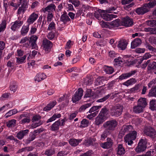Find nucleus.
Listing matches in <instances>:
<instances>
[{
    "mask_svg": "<svg viewBox=\"0 0 156 156\" xmlns=\"http://www.w3.org/2000/svg\"><path fill=\"white\" fill-rule=\"evenodd\" d=\"M48 24V27L47 29L48 31H53L55 30L56 24L54 22H51Z\"/></svg>",
    "mask_w": 156,
    "mask_h": 156,
    "instance_id": "72a5a7b5",
    "label": "nucleus"
},
{
    "mask_svg": "<svg viewBox=\"0 0 156 156\" xmlns=\"http://www.w3.org/2000/svg\"><path fill=\"white\" fill-rule=\"evenodd\" d=\"M93 93L92 92L91 90L90 89H87L85 94L84 96V98H88L91 97L93 96Z\"/></svg>",
    "mask_w": 156,
    "mask_h": 156,
    "instance_id": "5fc2aeb1",
    "label": "nucleus"
},
{
    "mask_svg": "<svg viewBox=\"0 0 156 156\" xmlns=\"http://www.w3.org/2000/svg\"><path fill=\"white\" fill-rule=\"evenodd\" d=\"M144 134L152 138H156V131L151 127H145L144 131Z\"/></svg>",
    "mask_w": 156,
    "mask_h": 156,
    "instance_id": "39448f33",
    "label": "nucleus"
},
{
    "mask_svg": "<svg viewBox=\"0 0 156 156\" xmlns=\"http://www.w3.org/2000/svg\"><path fill=\"white\" fill-rule=\"evenodd\" d=\"M111 96V94H108L103 98L98 100L96 102H102L107 100Z\"/></svg>",
    "mask_w": 156,
    "mask_h": 156,
    "instance_id": "6e6d98bb",
    "label": "nucleus"
},
{
    "mask_svg": "<svg viewBox=\"0 0 156 156\" xmlns=\"http://www.w3.org/2000/svg\"><path fill=\"white\" fill-rule=\"evenodd\" d=\"M136 72V70H134L129 73L123 74L119 76V79L120 80H122L127 79L134 75Z\"/></svg>",
    "mask_w": 156,
    "mask_h": 156,
    "instance_id": "4468645a",
    "label": "nucleus"
},
{
    "mask_svg": "<svg viewBox=\"0 0 156 156\" xmlns=\"http://www.w3.org/2000/svg\"><path fill=\"white\" fill-rule=\"evenodd\" d=\"M126 151L123 145L122 144H119L116 148V153L118 155H123Z\"/></svg>",
    "mask_w": 156,
    "mask_h": 156,
    "instance_id": "f3484780",
    "label": "nucleus"
},
{
    "mask_svg": "<svg viewBox=\"0 0 156 156\" xmlns=\"http://www.w3.org/2000/svg\"><path fill=\"white\" fill-rule=\"evenodd\" d=\"M114 60L115 62L114 64L116 65L121 64L122 62L120 58H115Z\"/></svg>",
    "mask_w": 156,
    "mask_h": 156,
    "instance_id": "0e129e2a",
    "label": "nucleus"
},
{
    "mask_svg": "<svg viewBox=\"0 0 156 156\" xmlns=\"http://www.w3.org/2000/svg\"><path fill=\"white\" fill-rule=\"evenodd\" d=\"M56 6L54 3H51L48 5L45 8H43L41 9V11L44 13L48 12V13H53L55 10Z\"/></svg>",
    "mask_w": 156,
    "mask_h": 156,
    "instance_id": "1a4fd4ad",
    "label": "nucleus"
},
{
    "mask_svg": "<svg viewBox=\"0 0 156 156\" xmlns=\"http://www.w3.org/2000/svg\"><path fill=\"white\" fill-rule=\"evenodd\" d=\"M103 13H105V10L98 9L94 12V16L98 20L102 18Z\"/></svg>",
    "mask_w": 156,
    "mask_h": 156,
    "instance_id": "a878e982",
    "label": "nucleus"
},
{
    "mask_svg": "<svg viewBox=\"0 0 156 156\" xmlns=\"http://www.w3.org/2000/svg\"><path fill=\"white\" fill-rule=\"evenodd\" d=\"M110 24L114 27H117L121 25L119 19H116L111 22Z\"/></svg>",
    "mask_w": 156,
    "mask_h": 156,
    "instance_id": "f704fd0d",
    "label": "nucleus"
},
{
    "mask_svg": "<svg viewBox=\"0 0 156 156\" xmlns=\"http://www.w3.org/2000/svg\"><path fill=\"white\" fill-rule=\"evenodd\" d=\"M55 36V32L51 31L47 34V37L48 39L51 40L53 39Z\"/></svg>",
    "mask_w": 156,
    "mask_h": 156,
    "instance_id": "c03bdc74",
    "label": "nucleus"
},
{
    "mask_svg": "<svg viewBox=\"0 0 156 156\" xmlns=\"http://www.w3.org/2000/svg\"><path fill=\"white\" fill-rule=\"evenodd\" d=\"M108 133V132L107 130H105L104 131L101 135V140H104L107 137Z\"/></svg>",
    "mask_w": 156,
    "mask_h": 156,
    "instance_id": "13d9d810",
    "label": "nucleus"
},
{
    "mask_svg": "<svg viewBox=\"0 0 156 156\" xmlns=\"http://www.w3.org/2000/svg\"><path fill=\"white\" fill-rule=\"evenodd\" d=\"M23 21L18 20L11 23V29L12 30L15 31L17 29H19L23 24Z\"/></svg>",
    "mask_w": 156,
    "mask_h": 156,
    "instance_id": "9d476101",
    "label": "nucleus"
},
{
    "mask_svg": "<svg viewBox=\"0 0 156 156\" xmlns=\"http://www.w3.org/2000/svg\"><path fill=\"white\" fill-rule=\"evenodd\" d=\"M144 108L142 106L138 105L135 106L133 107V111L134 112L136 113H139L142 112L144 110Z\"/></svg>",
    "mask_w": 156,
    "mask_h": 156,
    "instance_id": "473e14b6",
    "label": "nucleus"
},
{
    "mask_svg": "<svg viewBox=\"0 0 156 156\" xmlns=\"http://www.w3.org/2000/svg\"><path fill=\"white\" fill-rule=\"evenodd\" d=\"M30 120L28 117H25L20 122L21 124H24L26 123H29L30 122Z\"/></svg>",
    "mask_w": 156,
    "mask_h": 156,
    "instance_id": "680f3d73",
    "label": "nucleus"
},
{
    "mask_svg": "<svg viewBox=\"0 0 156 156\" xmlns=\"http://www.w3.org/2000/svg\"><path fill=\"white\" fill-rule=\"evenodd\" d=\"M83 90L81 88H79L73 97L72 100L73 103L76 102L81 99L83 95Z\"/></svg>",
    "mask_w": 156,
    "mask_h": 156,
    "instance_id": "0eeeda50",
    "label": "nucleus"
},
{
    "mask_svg": "<svg viewBox=\"0 0 156 156\" xmlns=\"http://www.w3.org/2000/svg\"><path fill=\"white\" fill-rule=\"evenodd\" d=\"M148 70L156 69V62H152L148 64L147 66Z\"/></svg>",
    "mask_w": 156,
    "mask_h": 156,
    "instance_id": "79ce46f5",
    "label": "nucleus"
},
{
    "mask_svg": "<svg viewBox=\"0 0 156 156\" xmlns=\"http://www.w3.org/2000/svg\"><path fill=\"white\" fill-rule=\"evenodd\" d=\"M142 41L139 38H136L131 43V48L134 49L141 44Z\"/></svg>",
    "mask_w": 156,
    "mask_h": 156,
    "instance_id": "412c9836",
    "label": "nucleus"
},
{
    "mask_svg": "<svg viewBox=\"0 0 156 156\" xmlns=\"http://www.w3.org/2000/svg\"><path fill=\"white\" fill-rule=\"evenodd\" d=\"M27 8L28 4L27 2L26 1H23L22 2L21 6L18 9L17 14L20 15L22 13L23 14L27 10Z\"/></svg>",
    "mask_w": 156,
    "mask_h": 156,
    "instance_id": "ddd939ff",
    "label": "nucleus"
},
{
    "mask_svg": "<svg viewBox=\"0 0 156 156\" xmlns=\"http://www.w3.org/2000/svg\"><path fill=\"white\" fill-rule=\"evenodd\" d=\"M103 70L107 74H111L114 71V69L111 67L105 66L103 67Z\"/></svg>",
    "mask_w": 156,
    "mask_h": 156,
    "instance_id": "2f4dec72",
    "label": "nucleus"
},
{
    "mask_svg": "<svg viewBox=\"0 0 156 156\" xmlns=\"http://www.w3.org/2000/svg\"><path fill=\"white\" fill-rule=\"evenodd\" d=\"M121 23L122 26L130 27L133 25V22L132 19L127 16L122 19Z\"/></svg>",
    "mask_w": 156,
    "mask_h": 156,
    "instance_id": "423d86ee",
    "label": "nucleus"
},
{
    "mask_svg": "<svg viewBox=\"0 0 156 156\" xmlns=\"http://www.w3.org/2000/svg\"><path fill=\"white\" fill-rule=\"evenodd\" d=\"M29 130L25 129L22 130L19 132L17 134L16 136L17 138L20 140L22 139L24 136L26 135L28 133Z\"/></svg>",
    "mask_w": 156,
    "mask_h": 156,
    "instance_id": "5701e85b",
    "label": "nucleus"
},
{
    "mask_svg": "<svg viewBox=\"0 0 156 156\" xmlns=\"http://www.w3.org/2000/svg\"><path fill=\"white\" fill-rule=\"evenodd\" d=\"M135 52L137 53H144L145 51V49L144 48H138L135 50Z\"/></svg>",
    "mask_w": 156,
    "mask_h": 156,
    "instance_id": "e2e57ef3",
    "label": "nucleus"
},
{
    "mask_svg": "<svg viewBox=\"0 0 156 156\" xmlns=\"http://www.w3.org/2000/svg\"><path fill=\"white\" fill-rule=\"evenodd\" d=\"M69 2L73 4L75 7H78L80 4L79 0H69Z\"/></svg>",
    "mask_w": 156,
    "mask_h": 156,
    "instance_id": "bf43d9fd",
    "label": "nucleus"
},
{
    "mask_svg": "<svg viewBox=\"0 0 156 156\" xmlns=\"http://www.w3.org/2000/svg\"><path fill=\"white\" fill-rule=\"evenodd\" d=\"M52 42L47 39L46 38L44 39L43 41V45L44 49L46 50H48L52 46Z\"/></svg>",
    "mask_w": 156,
    "mask_h": 156,
    "instance_id": "dca6fc26",
    "label": "nucleus"
},
{
    "mask_svg": "<svg viewBox=\"0 0 156 156\" xmlns=\"http://www.w3.org/2000/svg\"><path fill=\"white\" fill-rule=\"evenodd\" d=\"M82 141V140L81 139H72L69 140V143L72 146L75 147L77 146Z\"/></svg>",
    "mask_w": 156,
    "mask_h": 156,
    "instance_id": "393cba45",
    "label": "nucleus"
},
{
    "mask_svg": "<svg viewBox=\"0 0 156 156\" xmlns=\"http://www.w3.org/2000/svg\"><path fill=\"white\" fill-rule=\"evenodd\" d=\"M132 129V126L130 125H124L122 128L120 133L124 135L126 133L131 131Z\"/></svg>",
    "mask_w": 156,
    "mask_h": 156,
    "instance_id": "a211bd4d",
    "label": "nucleus"
},
{
    "mask_svg": "<svg viewBox=\"0 0 156 156\" xmlns=\"http://www.w3.org/2000/svg\"><path fill=\"white\" fill-rule=\"evenodd\" d=\"M93 80L91 77H87L84 80V83L86 85H90L92 83Z\"/></svg>",
    "mask_w": 156,
    "mask_h": 156,
    "instance_id": "09e8293b",
    "label": "nucleus"
},
{
    "mask_svg": "<svg viewBox=\"0 0 156 156\" xmlns=\"http://www.w3.org/2000/svg\"><path fill=\"white\" fill-rule=\"evenodd\" d=\"M101 106H93L89 111V113H92V112H94L97 110L101 108Z\"/></svg>",
    "mask_w": 156,
    "mask_h": 156,
    "instance_id": "052dcab7",
    "label": "nucleus"
},
{
    "mask_svg": "<svg viewBox=\"0 0 156 156\" xmlns=\"http://www.w3.org/2000/svg\"><path fill=\"white\" fill-rule=\"evenodd\" d=\"M6 27V22L5 20L2 21L1 23L0 24V33L4 31Z\"/></svg>",
    "mask_w": 156,
    "mask_h": 156,
    "instance_id": "603ef678",
    "label": "nucleus"
},
{
    "mask_svg": "<svg viewBox=\"0 0 156 156\" xmlns=\"http://www.w3.org/2000/svg\"><path fill=\"white\" fill-rule=\"evenodd\" d=\"M61 116V115L60 114H55L53 116L48 120L47 121V123L51 122L55 120L56 118H59Z\"/></svg>",
    "mask_w": 156,
    "mask_h": 156,
    "instance_id": "c9c22d12",
    "label": "nucleus"
},
{
    "mask_svg": "<svg viewBox=\"0 0 156 156\" xmlns=\"http://www.w3.org/2000/svg\"><path fill=\"white\" fill-rule=\"evenodd\" d=\"M38 16V14L33 12L28 17L27 20L26 22L29 24V25L32 24L36 20Z\"/></svg>",
    "mask_w": 156,
    "mask_h": 156,
    "instance_id": "9b49d317",
    "label": "nucleus"
},
{
    "mask_svg": "<svg viewBox=\"0 0 156 156\" xmlns=\"http://www.w3.org/2000/svg\"><path fill=\"white\" fill-rule=\"evenodd\" d=\"M149 10L151 8H152L156 5V1L154 0L152 2H150L147 3H145Z\"/></svg>",
    "mask_w": 156,
    "mask_h": 156,
    "instance_id": "ea45409f",
    "label": "nucleus"
},
{
    "mask_svg": "<svg viewBox=\"0 0 156 156\" xmlns=\"http://www.w3.org/2000/svg\"><path fill=\"white\" fill-rule=\"evenodd\" d=\"M141 85L140 84H137L135 86L130 89V91L131 92H138L140 91Z\"/></svg>",
    "mask_w": 156,
    "mask_h": 156,
    "instance_id": "cd10ccee",
    "label": "nucleus"
},
{
    "mask_svg": "<svg viewBox=\"0 0 156 156\" xmlns=\"http://www.w3.org/2000/svg\"><path fill=\"white\" fill-rule=\"evenodd\" d=\"M45 75L43 73H39L37 74L35 77V81L39 82L46 78Z\"/></svg>",
    "mask_w": 156,
    "mask_h": 156,
    "instance_id": "b1692460",
    "label": "nucleus"
},
{
    "mask_svg": "<svg viewBox=\"0 0 156 156\" xmlns=\"http://www.w3.org/2000/svg\"><path fill=\"white\" fill-rule=\"evenodd\" d=\"M89 121L86 119H83L81 122V125L80 126L81 128H84L88 126L89 124Z\"/></svg>",
    "mask_w": 156,
    "mask_h": 156,
    "instance_id": "8fccbe9b",
    "label": "nucleus"
},
{
    "mask_svg": "<svg viewBox=\"0 0 156 156\" xmlns=\"http://www.w3.org/2000/svg\"><path fill=\"white\" fill-rule=\"evenodd\" d=\"M156 101L154 100H152L150 102V108L152 111H156Z\"/></svg>",
    "mask_w": 156,
    "mask_h": 156,
    "instance_id": "4c0bfd02",
    "label": "nucleus"
},
{
    "mask_svg": "<svg viewBox=\"0 0 156 156\" xmlns=\"http://www.w3.org/2000/svg\"><path fill=\"white\" fill-rule=\"evenodd\" d=\"M27 57L26 55H24L22 57L19 58L17 57L16 62L18 64H22L24 62V61L25 60Z\"/></svg>",
    "mask_w": 156,
    "mask_h": 156,
    "instance_id": "a18cd8bd",
    "label": "nucleus"
},
{
    "mask_svg": "<svg viewBox=\"0 0 156 156\" xmlns=\"http://www.w3.org/2000/svg\"><path fill=\"white\" fill-rule=\"evenodd\" d=\"M105 78L104 77H100L98 78L95 82V84L97 85H102L103 82L105 80Z\"/></svg>",
    "mask_w": 156,
    "mask_h": 156,
    "instance_id": "e433bc0d",
    "label": "nucleus"
},
{
    "mask_svg": "<svg viewBox=\"0 0 156 156\" xmlns=\"http://www.w3.org/2000/svg\"><path fill=\"white\" fill-rule=\"evenodd\" d=\"M10 94L9 93H5L3 94L1 97L0 99L3 100L4 99L8 98L10 95Z\"/></svg>",
    "mask_w": 156,
    "mask_h": 156,
    "instance_id": "338daca9",
    "label": "nucleus"
},
{
    "mask_svg": "<svg viewBox=\"0 0 156 156\" xmlns=\"http://www.w3.org/2000/svg\"><path fill=\"white\" fill-rule=\"evenodd\" d=\"M96 140L95 138H90L85 140L84 142V144L87 146L93 145L94 143Z\"/></svg>",
    "mask_w": 156,
    "mask_h": 156,
    "instance_id": "c85d7f7f",
    "label": "nucleus"
},
{
    "mask_svg": "<svg viewBox=\"0 0 156 156\" xmlns=\"http://www.w3.org/2000/svg\"><path fill=\"white\" fill-rule=\"evenodd\" d=\"M146 24L150 27L156 26V20H148L145 22Z\"/></svg>",
    "mask_w": 156,
    "mask_h": 156,
    "instance_id": "37998d69",
    "label": "nucleus"
},
{
    "mask_svg": "<svg viewBox=\"0 0 156 156\" xmlns=\"http://www.w3.org/2000/svg\"><path fill=\"white\" fill-rule=\"evenodd\" d=\"M137 133L135 131H133L131 133L127 134L124 137V142L126 145L127 144L131 146L133 144V140H135L136 138Z\"/></svg>",
    "mask_w": 156,
    "mask_h": 156,
    "instance_id": "f257e3e1",
    "label": "nucleus"
},
{
    "mask_svg": "<svg viewBox=\"0 0 156 156\" xmlns=\"http://www.w3.org/2000/svg\"><path fill=\"white\" fill-rule=\"evenodd\" d=\"M60 21L64 23H66L67 22L70 21V19L68 16L67 12H65L62 14L60 18Z\"/></svg>",
    "mask_w": 156,
    "mask_h": 156,
    "instance_id": "aec40b11",
    "label": "nucleus"
},
{
    "mask_svg": "<svg viewBox=\"0 0 156 156\" xmlns=\"http://www.w3.org/2000/svg\"><path fill=\"white\" fill-rule=\"evenodd\" d=\"M91 105L90 103H88L85 105H84L80 108L79 109V111L80 112H83L84 111L86 108L89 107Z\"/></svg>",
    "mask_w": 156,
    "mask_h": 156,
    "instance_id": "3c124183",
    "label": "nucleus"
},
{
    "mask_svg": "<svg viewBox=\"0 0 156 156\" xmlns=\"http://www.w3.org/2000/svg\"><path fill=\"white\" fill-rule=\"evenodd\" d=\"M17 89V87L16 82L14 81L11 83L10 86V90L14 93L16 90Z\"/></svg>",
    "mask_w": 156,
    "mask_h": 156,
    "instance_id": "a19ab883",
    "label": "nucleus"
},
{
    "mask_svg": "<svg viewBox=\"0 0 156 156\" xmlns=\"http://www.w3.org/2000/svg\"><path fill=\"white\" fill-rule=\"evenodd\" d=\"M149 11L145 4H144L141 7L137 8L135 10L136 12L139 15H143Z\"/></svg>",
    "mask_w": 156,
    "mask_h": 156,
    "instance_id": "6e6552de",
    "label": "nucleus"
},
{
    "mask_svg": "<svg viewBox=\"0 0 156 156\" xmlns=\"http://www.w3.org/2000/svg\"><path fill=\"white\" fill-rule=\"evenodd\" d=\"M128 43L124 39H122L118 41V48L120 50H123L126 49Z\"/></svg>",
    "mask_w": 156,
    "mask_h": 156,
    "instance_id": "2eb2a0df",
    "label": "nucleus"
},
{
    "mask_svg": "<svg viewBox=\"0 0 156 156\" xmlns=\"http://www.w3.org/2000/svg\"><path fill=\"white\" fill-rule=\"evenodd\" d=\"M30 25L27 23V25L24 24L23 26L20 30V33L22 36H25L27 34L29 31Z\"/></svg>",
    "mask_w": 156,
    "mask_h": 156,
    "instance_id": "4be33fe9",
    "label": "nucleus"
},
{
    "mask_svg": "<svg viewBox=\"0 0 156 156\" xmlns=\"http://www.w3.org/2000/svg\"><path fill=\"white\" fill-rule=\"evenodd\" d=\"M53 13L51 12L48 13L47 19L48 23H50L53 18L54 15Z\"/></svg>",
    "mask_w": 156,
    "mask_h": 156,
    "instance_id": "4d7b16f0",
    "label": "nucleus"
},
{
    "mask_svg": "<svg viewBox=\"0 0 156 156\" xmlns=\"http://www.w3.org/2000/svg\"><path fill=\"white\" fill-rule=\"evenodd\" d=\"M107 13L106 12H105V13H103L102 16V18L105 20L110 21L112 20L113 18L117 17V16L116 15L112 14H109Z\"/></svg>",
    "mask_w": 156,
    "mask_h": 156,
    "instance_id": "6ab92c4d",
    "label": "nucleus"
},
{
    "mask_svg": "<svg viewBox=\"0 0 156 156\" xmlns=\"http://www.w3.org/2000/svg\"><path fill=\"white\" fill-rule=\"evenodd\" d=\"M107 140L106 142L100 144L101 147L104 149H109L112 147L113 144V140L111 139L107 138Z\"/></svg>",
    "mask_w": 156,
    "mask_h": 156,
    "instance_id": "f8f14e48",
    "label": "nucleus"
},
{
    "mask_svg": "<svg viewBox=\"0 0 156 156\" xmlns=\"http://www.w3.org/2000/svg\"><path fill=\"white\" fill-rule=\"evenodd\" d=\"M55 149L53 148L47 149L46 150L44 154L47 156H51L55 153Z\"/></svg>",
    "mask_w": 156,
    "mask_h": 156,
    "instance_id": "58836bf2",
    "label": "nucleus"
},
{
    "mask_svg": "<svg viewBox=\"0 0 156 156\" xmlns=\"http://www.w3.org/2000/svg\"><path fill=\"white\" fill-rule=\"evenodd\" d=\"M60 124V121L59 120H58L52 125L51 126V129L52 131H55L58 130Z\"/></svg>",
    "mask_w": 156,
    "mask_h": 156,
    "instance_id": "7c9ffc66",
    "label": "nucleus"
},
{
    "mask_svg": "<svg viewBox=\"0 0 156 156\" xmlns=\"http://www.w3.org/2000/svg\"><path fill=\"white\" fill-rule=\"evenodd\" d=\"M105 120L98 116L96 119L95 123L97 125H99L102 123Z\"/></svg>",
    "mask_w": 156,
    "mask_h": 156,
    "instance_id": "864d4df0",
    "label": "nucleus"
},
{
    "mask_svg": "<svg viewBox=\"0 0 156 156\" xmlns=\"http://www.w3.org/2000/svg\"><path fill=\"white\" fill-rule=\"evenodd\" d=\"M118 125L117 122L114 119L108 121L104 124V127L108 130H113Z\"/></svg>",
    "mask_w": 156,
    "mask_h": 156,
    "instance_id": "20e7f679",
    "label": "nucleus"
},
{
    "mask_svg": "<svg viewBox=\"0 0 156 156\" xmlns=\"http://www.w3.org/2000/svg\"><path fill=\"white\" fill-rule=\"evenodd\" d=\"M138 105L144 108L147 105L146 99L144 98H140L138 101Z\"/></svg>",
    "mask_w": 156,
    "mask_h": 156,
    "instance_id": "bb28decb",
    "label": "nucleus"
},
{
    "mask_svg": "<svg viewBox=\"0 0 156 156\" xmlns=\"http://www.w3.org/2000/svg\"><path fill=\"white\" fill-rule=\"evenodd\" d=\"M136 82V80L135 78H131L127 80L123 83V85L128 87L130 85L134 84Z\"/></svg>",
    "mask_w": 156,
    "mask_h": 156,
    "instance_id": "c756f323",
    "label": "nucleus"
},
{
    "mask_svg": "<svg viewBox=\"0 0 156 156\" xmlns=\"http://www.w3.org/2000/svg\"><path fill=\"white\" fill-rule=\"evenodd\" d=\"M147 140L144 138L140 139L138 143V145L135 149V151L137 153H141L144 151L147 148Z\"/></svg>",
    "mask_w": 156,
    "mask_h": 156,
    "instance_id": "f03ea898",
    "label": "nucleus"
},
{
    "mask_svg": "<svg viewBox=\"0 0 156 156\" xmlns=\"http://www.w3.org/2000/svg\"><path fill=\"white\" fill-rule=\"evenodd\" d=\"M123 107L120 105H118L112 107L111 109L112 115L115 116H119L122 113Z\"/></svg>",
    "mask_w": 156,
    "mask_h": 156,
    "instance_id": "7ed1b4c3",
    "label": "nucleus"
},
{
    "mask_svg": "<svg viewBox=\"0 0 156 156\" xmlns=\"http://www.w3.org/2000/svg\"><path fill=\"white\" fill-rule=\"evenodd\" d=\"M16 122V120L15 119H12L9 121L7 123V126L9 127H11L15 126Z\"/></svg>",
    "mask_w": 156,
    "mask_h": 156,
    "instance_id": "49530a36",
    "label": "nucleus"
},
{
    "mask_svg": "<svg viewBox=\"0 0 156 156\" xmlns=\"http://www.w3.org/2000/svg\"><path fill=\"white\" fill-rule=\"evenodd\" d=\"M67 5V6H66V8L68 9L67 10L68 12L69 11H73L74 10V9L72 5L68 4Z\"/></svg>",
    "mask_w": 156,
    "mask_h": 156,
    "instance_id": "69168bd1",
    "label": "nucleus"
},
{
    "mask_svg": "<svg viewBox=\"0 0 156 156\" xmlns=\"http://www.w3.org/2000/svg\"><path fill=\"white\" fill-rule=\"evenodd\" d=\"M149 41L151 43L156 44V37H152L149 38Z\"/></svg>",
    "mask_w": 156,
    "mask_h": 156,
    "instance_id": "774afa93",
    "label": "nucleus"
},
{
    "mask_svg": "<svg viewBox=\"0 0 156 156\" xmlns=\"http://www.w3.org/2000/svg\"><path fill=\"white\" fill-rule=\"evenodd\" d=\"M149 95L151 97H156V87H152L150 90Z\"/></svg>",
    "mask_w": 156,
    "mask_h": 156,
    "instance_id": "de8ad7c7",
    "label": "nucleus"
}]
</instances>
